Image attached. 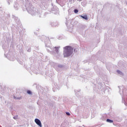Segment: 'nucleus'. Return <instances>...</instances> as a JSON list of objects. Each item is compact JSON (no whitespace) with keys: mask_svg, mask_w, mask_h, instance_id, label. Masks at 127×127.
Returning <instances> with one entry per match:
<instances>
[{"mask_svg":"<svg viewBox=\"0 0 127 127\" xmlns=\"http://www.w3.org/2000/svg\"><path fill=\"white\" fill-rule=\"evenodd\" d=\"M73 50H74V49H73V48L70 46L65 47L64 51V57L66 58L71 56V55L73 54Z\"/></svg>","mask_w":127,"mask_h":127,"instance_id":"1","label":"nucleus"},{"mask_svg":"<svg viewBox=\"0 0 127 127\" xmlns=\"http://www.w3.org/2000/svg\"><path fill=\"white\" fill-rule=\"evenodd\" d=\"M35 123L39 126L40 127H42V125L41 124V122L39 119H36L35 120Z\"/></svg>","mask_w":127,"mask_h":127,"instance_id":"2","label":"nucleus"},{"mask_svg":"<svg viewBox=\"0 0 127 127\" xmlns=\"http://www.w3.org/2000/svg\"><path fill=\"white\" fill-rule=\"evenodd\" d=\"M80 17L83 18V19H85V20H88V16L87 15L80 16Z\"/></svg>","mask_w":127,"mask_h":127,"instance_id":"3","label":"nucleus"},{"mask_svg":"<svg viewBox=\"0 0 127 127\" xmlns=\"http://www.w3.org/2000/svg\"><path fill=\"white\" fill-rule=\"evenodd\" d=\"M106 122H107V123H110V124H112V123H114V121L113 120H111L110 119H107Z\"/></svg>","mask_w":127,"mask_h":127,"instance_id":"4","label":"nucleus"},{"mask_svg":"<svg viewBox=\"0 0 127 127\" xmlns=\"http://www.w3.org/2000/svg\"><path fill=\"white\" fill-rule=\"evenodd\" d=\"M27 94H28L29 95H31V94H32V93H31V92L30 91V90H28V91H27Z\"/></svg>","mask_w":127,"mask_h":127,"instance_id":"5","label":"nucleus"},{"mask_svg":"<svg viewBox=\"0 0 127 127\" xmlns=\"http://www.w3.org/2000/svg\"><path fill=\"white\" fill-rule=\"evenodd\" d=\"M78 12H79V11H78L77 9H75V10H74V12L75 13H78Z\"/></svg>","mask_w":127,"mask_h":127,"instance_id":"6","label":"nucleus"},{"mask_svg":"<svg viewBox=\"0 0 127 127\" xmlns=\"http://www.w3.org/2000/svg\"><path fill=\"white\" fill-rule=\"evenodd\" d=\"M66 115H67V116H70L71 114H70V113L69 112H66Z\"/></svg>","mask_w":127,"mask_h":127,"instance_id":"7","label":"nucleus"},{"mask_svg":"<svg viewBox=\"0 0 127 127\" xmlns=\"http://www.w3.org/2000/svg\"><path fill=\"white\" fill-rule=\"evenodd\" d=\"M55 49H56L57 50H58V49H59V48H58V47H55Z\"/></svg>","mask_w":127,"mask_h":127,"instance_id":"8","label":"nucleus"},{"mask_svg":"<svg viewBox=\"0 0 127 127\" xmlns=\"http://www.w3.org/2000/svg\"><path fill=\"white\" fill-rule=\"evenodd\" d=\"M13 119H14V120H16V119H17V117H13Z\"/></svg>","mask_w":127,"mask_h":127,"instance_id":"9","label":"nucleus"},{"mask_svg":"<svg viewBox=\"0 0 127 127\" xmlns=\"http://www.w3.org/2000/svg\"><path fill=\"white\" fill-rule=\"evenodd\" d=\"M117 72H118V73H120V72H121V71H120V70H117Z\"/></svg>","mask_w":127,"mask_h":127,"instance_id":"10","label":"nucleus"},{"mask_svg":"<svg viewBox=\"0 0 127 127\" xmlns=\"http://www.w3.org/2000/svg\"><path fill=\"white\" fill-rule=\"evenodd\" d=\"M78 0L79 1H81L82 0Z\"/></svg>","mask_w":127,"mask_h":127,"instance_id":"11","label":"nucleus"}]
</instances>
